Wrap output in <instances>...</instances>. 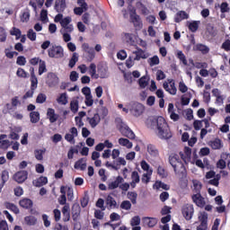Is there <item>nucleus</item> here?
<instances>
[{
    "label": "nucleus",
    "mask_w": 230,
    "mask_h": 230,
    "mask_svg": "<svg viewBox=\"0 0 230 230\" xmlns=\"http://www.w3.org/2000/svg\"><path fill=\"white\" fill-rule=\"evenodd\" d=\"M150 128L155 131L159 139H170L172 131L166 119L163 117H155L150 119Z\"/></svg>",
    "instance_id": "f257e3e1"
},
{
    "label": "nucleus",
    "mask_w": 230,
    "mask_h": 230,
    "mask_svg": "<svg viewBox=\"0 0 230 230\" xmlns=\"http://www.w3.org/2000/svg\"><path fill=\"white\" fill-rule=\"evenodd\" d=\"M169 163L172 166L175 173H184L186 169L184 168V164H182V162L179 158V155H171L169 157Z\"/></svg>",
    "instance_id": "f03ea898"
},
{
    "label": "nucleus",
    "mask_w": 230,
    "mask_h": 230,
    "mask_svg": "<svg viewBox=\"0 0 230 230\" xmlns=\"http://www.w3.org/2000/svg\"><path fill=\"white\" fill-rule=\"evenodd\" d=\"M117 127L119 130V132L122 134V136H125V137H128V139H135L136 134H134V131L127 126L121 119H117Z\"/></svg>",
    "instance_id": "7ed1b4c3"
},
{
    "label": "nucleus",
    "mask_w": 230,
    "mask_h": 230,
    "mask_svg": "<svg viewBox=\"0 0 230 230\" xmlns=\"http://www.w3.org/2000/svg\"><path fill=\"white\" fill-rule=\"evenodd\" d=\"M48 53L50 58H62L64 57V49L61 46H52L49 49Z\"/></svg>",
    "instance_id": "20e7f679"
},
{
    "label": "nucleus",
    "mask_w": 230,
    "mask_h": 230,
    "mask_svg": "<svg viewBox=\"0 0 230 230\" xmlns=\"http://www.w3.org/2000/svg\"><path fill=\"white\" fill-rule=\"evenodd\" d=\"M195 213V208L192 204H185L181 208V214L185 220H191L193 218V214Z\"/></svg>",
    "instance_id": "39448f33"
},
{
    "label": "nucleus",
    "mask_w": 230,
    "mask_h": 230,
    "mask_svg": "<svg viewBox=\"0 0 230 230\" xmlns=\"http://www.w3.org/2000/svg\"><path fill=\"white\" fill-rule=\"evenodd\" d=\"M163 87L169 94H172V96L177 94V87L175 86V81H173V79H167L164 82Z\"/></svg>",
    "instance_id": "423d86ee"
},
{
    "label": "nucleus",
    "mask_w": 230,
    "mask_h": 230,
    "mask_svg": "<svg viewBox=\"0 0 230 230\" xmlns=\"http://www.w3.org/2000/svg\"><path fill=\"white\" fill-rule=\"evenodd\" d=\"M13 181L18 184H22L28 179V172L26 171H19L13 176Z\"/></svg>",
    "instance_id": "0eeeda50"
},
{
    "label": "nucleus",
    "mask_w": 230,
    "mask_h": 230,
    "mask_svg": "<svg viewBox=\"0 0 230 230\" xmlns=\"http://www.w3.org/2000/svg\"><path fill=\"white\" fill-rule=\"evenodd\" d=\"M133 55H136V57L134 58V60H140L141 58L146 59L150 57V54H148V52L135 47V50L132 51Z\"/></svg>",
    "instance_id": "6e6552de"
},
{
    "label": "nucleus",
    "mask_w": 230,
    "mask_h": 230,
    "mask_svg": "<svg viewBox=\"0 0 230 230\" xmlns=\"http://www.w3.org/2000/svg\"><path fill=\"white\" fill-rule=\"evenodd\" d=\"M86 121L92 128H96L100 125V121H102V117H100V114L95 113L93 117H87Z\"/></svg>",
    "instance_id": "1a4fd4ad"
},
{
    "label": "nucleus",
    "mask_w": 230,
    "mask_h": 230,
    "mask_svg": "<svg viewBox=\"0 0 230 230\" xmlns=\"http://www.w3.org/2000/svg\"><path fill=\"white\" fill-rule=\"evenodd\" d=\"M82 49L87 53V60L89 62H92V60H94L95 52L94 49L93 47H90L89 44L84 43L82 45Z\"/></svg>",
    "instance_id": "9d476101"
},
{
    "label": "nucleus",
    "mask_w": 230,
    "mask_h": 230,
    "mask_svg": "<svg viewBox=\"0 0 230 230\" xmlns=\"http://www.w3.org/2000/svg\"><path fill=\"white\" fill-rule=\"evenodd\" d=\"M192 201L198 208H204L206 206V199L202 198V195H200V192H197L196 194L192 195Z\"/></svg>",
    "instance_id": "9b49d317"
},
{
    "label": "nucleus",
    "mask_w": 230,
    "mask_h": 230,
    "mask_svg": "<svg viewBox=\"0 0 230 230\" xmlns=\"http://www.w3.org/2000/svg\"><path fill=\"white\" fill-rule=\"evenodd\" d=\"M71 21H72V19L69 16L64 18L60 23L63 28V29H61V31H73L75 30V28L71 24Z\"/></svg>",
    "instance_id": "f8f14e48"
},
{
    "label": "nucleus",
    "mask_w": 230,
    "mask_h": 230,
    "mask_svg": "<svg viewBox=\"0 0 230 230\" xmlns=\"http://www.w3.org/2000/svg\"><path fill=\"white\" fill-rule=\"evenodd\" d=\"M182 161L188 164L191 159V148L185 146L183 151L180 152Z\"/></svg>",
    "instance_id": "ddd939ff"
},
{
    "label": "nucleus",
    "mask_w": 230,
    "mask_h": 230,
    "mask_svg": "<svg viewBox=\"0 0 230 230\" xmlns=\"http://www.w3.org/2000/svg\"><path fill=\"white\" fill-rule=\"evenodd\" d=\"M145 111L143 104L139 102H135L130 109V111L134 116H141L142 112Z\"/></svg>",
    "instance_id": "4468645a"
},
{
    "label": "nucleus",
    "mask_w": 230,
    "mask_h": 230,
    "mask_svg": "<svg viewBox=\"0 0 230 230\" xmlns=\"http://www.w3.org/2000/svg\"><path fill=\"white\" fill-rule=\"evenodd\" d=\"M47 84L50 87H57L58 85V76L53 73H49L47 75Z\"/></svg>",
    "instance_id": "2eb2a0df"
},
{
    "label": "nucleus",
    "mask_w": 230,
    "mask_h": 230,
    "mask_svg": "<svg viewBox=\"0 0 230 230\" xmlns=\"http://www.w3.org/2000/svg\"><path fill=\"white\" fill-rule=\"evenodd\" d=\"M130 20L137 30H141L143 28V22H141L139 15L133 13L130 15Z\"/></svg>",
    "instance_id": "dca6fc26"
},
{
    "label": "nucleus",
    "mask_w": 230,
    "mask_h": 230,
    "mask_svg": "<svg viewBox=\"0 0 230 230\" xmlns=\"http://www.w3.org/2000/svg\"><path fill=\"white\" fill-rule=\"evenodd\" d=\"M186 19H190V14H188L186 11H179L174 16V21L176 22H181V21H184Z\"/></svg>",
    "instance_id": "f3484780"
},
{
    "label": "nucleus",
    "mask_w": 230,
    "mask_h": 230,
    "mask_svg": "<svg viewBox=\"0 0 230 230\" xmlns=\"http://www.w3.org/2000/svg\"><path fill=\"white\" fill-rule=\"evenodd\" d=\"M121 182H123V178L121 176H118L115 181L108 183V190H116L119 187Z\"/></svg>",
    "instance_id": "a211bd4d"
},
{
    "label": "nucleus",
    "mask_w": 230,
    "mask_h": 230,
    "mask_svg": "<svg viewBox=\"0 0 230 230\" xmlns=\"http://www.w3.org/2000/svg\"><path fill=\"white\" fill-rule=\"evenodd\" d=\"M82 211V208H80V205L77 203H75L72 207V218L73 220H78V217H80V212Z\"/></svg>",
    "instance_id": "6ab92c4d"
},
{
    "label": "nucleus",
    "mask_w": 230,
    "mask_h": 230,
    "mask_svg": "<svg viewBox=\"0 0 230 230\" xmlns=\"http://www.w3.org/2000/svg\"><path fill=\"white\" fill-rule=\"evenodd\" d=\"M47 116L50 123H55L58 119V114L55 113V110H53V108H49L47 110Z\"/></svg>",
    "instance_id": "aec40b11"
},
{
    "label": "nucleus",
    "mask_w": 230,
    "mask_h": 230,
    "mask_svg": "<svg viewBox=\"0 0 230 230\" xmlns=\"http://www.w3.org/2000/svg\"><path fill=\"white\" fill-rule=\"evenodd\" d=\"M55 10L59 13L66 10V0H56Z\"/></svg>",
    "instance_id": "412c9836"
},
{
    "label": "nucleus",
    "mask_w": 230,
    "mask_h": 230,
    "mask_svg": "<svg viewBox=\"0 0 230 230\" xmlns=\"http://www.w3.org/2000/svg\"><path fill=\"white\" fill-rule=\"evenodd\" d=\"M33 186H36V188H40L41 186H44L48 184V178L41 176L32 181Z\"/></svg>",
    "instance_id": "4be33fe9"
},
{
    "label": "nucleus",
    "mask_w": 230,
    "mask_h": 230,
    "mask_svg": "<svg viewBox=\"0 0 230 230\" xmlns=\"http://www.w3.org/2000/svg\"><path fill=\"white\" fill-rule=\"evenodd\" d=\"M147 153L151 157H157L159 155V151L155 147V146L149 144L146 147Z\"/></svg>",
    "instance_id": "5701e85b"
},
{
    "label": "nucleus",
    "mask_w": 230,
    "mask_h": 230,
    "mask_svg": "<svg viewBox=\"0 0 230 230\" xmlns=\"http://www.w3.org/2000/svg\"><path fill=\"white\" fill-rule=\"evenodd\" d=\"M74 168L75 170H85V168H87L86 160L84 158L78 160L77 162H75Z\"/></svg>",
    "instance_id": "b1692460"
},
{
    "label": "nucleus",
    "mask_w": 230,
    "mask_h": 230,
    "mask_svg": "<svg viewBox=\"0 0 230 230\" xmlns=\"http://www.w3.org/2000/svg\"><path fill=\"white\" fill-rule=\"evenodd\" d=\"M209 145L211 148H213V150H220V148L224 146V145L222 144V140H220V138H216L210 141Z\"/></svg>",
    "instance_id": "393cba45"
},
{
    "label": "nucleus",
    "mask_w": 230,
    "mask_h": 230,
    "mask_svg": "<svg viewBox=\"0 0 230 230\" xmlns=\"http://www.w3.org/2000/svg\"><path fill=\"white\" fill-rule=\"evenodd\" d=\"M119 145H120V146H125L126 148H128V149L134 146V145L132 144V142H130V140L124 137L119 138Z\"/></svg>",
    "instance_id": "a878e982"
},
{
    "label": "nucleus",
    "mask_w": 230,
    "mask_h": 230,
    "mask_svg": "<svg viewBox=\"0 0 230 230\" xmlns=\"http://www.w3.org/2000/svg\"><path fill=\"white\" fill-rule=\"evenodd\" d=\"M66 188L64 186H62L60 188V193H62V195L58 199V202H59L60 206H66V202L67 200V198L66 197Z\"/></svg>",
    "instance_id": "bb28decb"
},
{
    "label": "nucleus",
    "mask_w": 230,
    "mask_h": 230,
    "mask_svg": "<svg viewBox=\"0 0 230 230\" xmlns=\"http://www.w3.org/2000/svg\"><path fill=\"white\" fill-rule=\"evenodd\" d=\"M198 218H199V221L200 222L199 226H208V213L199 212Z\"/></svg>",
    "instance_id": "cd10ccee"
},
{
    "label": "nucleus",
    "mask_w": 230,
    "mask_h": 230,
    "mask_svg": "<svg viewBox=\"0 0 230 230\" xmlns=\"http://www.w3.org/2000/svg\"><path fill=\"white\" fill-rule=\"evenodd\" d=\"M19 204L21 208H23L24 209H29V208H31V206H33V202L30 199H21Z\"/></svg>",
    "instance_id": "c85d7f7f"
},
{
    "label": "nucleus",
    "mask_w": 230,
    "mask_h": 230,
    "mask_svg": "<svg viewBox=\"0 0 230 230\" xmlns=\"http://www.w3.org/2000/svg\"><path fill=\"white\" fill-rule=\"evenodd\" d=\"M131 182H130V186L132 188H136V185L138 184L140 179H139V173L137 172H133L131 174Z\"/></svg>",
    "instance_id": "c756f323"
},
{
    "label": "nucleus",
    "mask_w": 230,
    "mask_h": 230,
    "mask_svg": "<svg viewBox=\"0 0 230 230\" xmlns=\"http://www.w3.org/2000/svg\"><path fill=\"white\" fill-rule=\"evenodd\" d=\"M194 51H201L204 55L207 53H209V48H208L206 45L202 44H197L193 47Z\"/></svg>",
    "instance_id": "7c9ffc66"
},
{
    "label": "nucleus",
    "mask_w": 230,
    "mask_h": 230,
    "mask_svg": "<svg viewBox=\"0 0 230 230\" xmlns=\"http://www.w3.org/2000/svg\"><path fill=\"white\" fill-rule=\"evenodd\" d=\"M89 75L92 76V78H94V80H98V74L96 73V64L91 63L89 66Z\"/></svg>",
    "instance_id": "2f4dec72"
},
{
    "label": "nucleus",
    "mask_w": 230,
    "mask_h": 230,
    "mask_svg": "<svg viewBox=\"0 0 230 230\" xmlns=\"http://www.w3.org/2000/svg\"><path fill=\"white\" fill-rule=\"evenodd\" d=\"M31 123H39L40 121V113L39 111H31L30 113Z\"/></svg>",
    "instance_id": "473e14b6"
},
{
    "label": "nucleus",
    "mask_w": 230,
    "mask_h": 230,
    "mask_svg": "<svg viewBox=\"0 0 230 230\" xmlns=\"http://www.w3.org/2000/svg\"><path fill=\"white\" fill-rule=\"evenodd\" d=\"M148 82H150V77L144 75L138 80V85L140 89H145L148 85Z\"/></svg>",
    "instance_id": "72a5a7b5"
},
{
    "label": "nucleus",
    "mask_w": 230,
    "mask_h": 230,
    "mask_svg": "<svg viewBox=\"0 0 230 230\" xmlns=\"http://www.w3.org/2000/svg\"><path fill=\"white\" fill-rule=\"evenodd\" d=\"M44 154H46V149H36L34 151V156L37 161H43Z\"/></svg>",
    "instance_id": "f704fd0d"
},
{
    "label": "nucleus",
    "mask_w": 230,
    "mask_h": 230,
    "mask_svg": "<svg viewBox=\"0 0 230 230\" xmlns=\"http://www.w3.org/2000/svg\"><path fill=\"white\" fill-rule=\"evenodd\" d=\"M192 190L195 193H200V190H202V183L198 180H192Z\"/></svg>",
    "instance_id": "c9c22d12"
},
{
    "label": "nucleus",
    "mask_w": 230,
    "mask_h": 230,
    "mask_svg": "<svg viewBox=\"0 0 230 230\" xmlns=\"http://www.w3.org/2000/svg\"><path fill=\"white\" fill-rule=\"evenodd\" d=\"M144 224H146V226H148V227H154L157 225V219L154 217H145Z\"/></svg>",
    "instance_id": "e433bc0d"
},
{
    "label": "nucleus",
    "mask_w": 230,
    "mask_h": 230,
    "mask_svg": "<svg viewBox=\"0 0 230 230\" xmlns=\"http://www.w3.org/2000/svg\"><path fill=\"white\" fill-rule=\"evenodd\" d=\"M67 100H68L67 93H64L59 95V97L57 99V102L60 105H67L68 103Z\"/></svg>",
    "instance_id": "4c0bfd02"
},
{
    "label": "nucleus",
    "mask_w": 230,
    "mask_h": 230,
    "mask_svg": "<svg viewBox=\"0 0 230 230\" xmlns=\"http://www.w3.org/2000/svg\"><path fill=\"white\" fill-rule=\"evenodd\" d=\"M199 24H200V22H199V21H194V22H187V26H188L189 30L190 31H193V32H195V31H197V30H199Z\"/></svg>",
    "instance_id": "58836bf2"
},
{
    "label": "nucleus",
    "mask_w": 230,
    "mask_h": 230,
    "mask_svg": "<svg viewBox=\"0 0 230 230\" xmlns=\"http://www.w3.org/2000/svg\"><path fill=\"white\" fill-rule=\"evenodd\" d=\"M106 204L111 208H118V202H116V199L111 195L107 196Z\"/></svg>",
    "instance_id": "ea45409f"
},
{
    "label": "nucleus",
    "mask_w": 230,
    "mask_h": 230,
    "mask_svg": "<svg viewBox=\"0 0 230 230\" xmlns=\"http://www.w3.org/2000/svg\"><path fill=\"white\" fill-rule=\"evenodd\" d=\"M70 111L74 113L78 112V98H75L71 101Z\"/></svg>",
    "instance_id": "a19ab883"
},
{
    "label": "nucleus",
    "mask_w": 230,
    "mask_h": 230,
    "mask_svg": "<svg viewBox=\"0 0 230 230\" xmlns=\"http://www.w3.org/2000/svg\"><path fill=\"white\" fill-rule=\"evenodd\" d=\"M24 222L26 226H35V224H37V219L33 216H27L24 217Z\"/></svg>",
    "instance_id": "79ce46f5"
},
{
    "label": "nucleus",
    "mask_w": 230,
    "mask_h": 230,
    "mask_svg": "<svg viewBox=\"0 0 230 230\" xmlns=\"http://www.w3.org/2000/svg\"><path fill=\"white\" fill-rule=\"evenodd\" d=\"M0 145L2 148H8L10 146V140L6 139V135L0 136Z\"/></svg>",
    "instance_id": "37998d69"
},
{
    "label": "nucleus",
    "mask_w": 230,
    "mask_h": 230,
    "mask_svg": "<svg viewBox=\"0 0 230 230\" xmlns=\"http://www.w3.org/2000/svg\"><path fill=\"white\" fill-rule=\"evenodd\" d=\"M176 57L181 62H182L183 66H188V60L186 59V56L184 55V53H182L181 50L177 51Z\"/></svg>",
    "instance_id": "c03bdc74"
},
{
    "label": "nucleus",
    "mask_w": 230,
    "mask_h": 230,
    "mask_svg": "<svg viewBox=\"0 0 230 230\" xmlns=\"http://www.w3.org/2000/svg\"><path fill=\"white\" fill-rule=\"evenodd\" d=\"M10 35L16 37V40H19V39H21V35H22L21 30L17 29L16 27H13L10 30Z\"/></svg>",
    "instance_id": "a18cd8bd"
},
{
    "label": "nucleus",
    "mask_w": 230,
    "mask_h": 230,
    "mask_svg": "<svg viewBox=\"0 0 230 230\" xmlns=\"http://www.w3.org/2000/svg\"><path fill=\"white\" fill-rule=\"evenodd\" d=\"M154 190H170V186H168L165 183H163L162 181H156L154 186H153Z\"/></svg>",
    "instance_id": "49530a36"
},
{
    "label": "nucleus",
    "mask_w": 230,
    "mask_h": 230,
    "mask_svg": "<svg viewBox=\"0 0 230 230\" xmlns=\"http://www.w3.org/2000/svg\"><path fill=\"white\" fill-rule=\"evenodd\" d=\"M152 173H154V171H148V172H145L142 176V182L148 184V182H150Z\"/></svg>",
    "instance_id": "de8ad7c7"
},
{
    "label": "nucleus",
    "mask_w": 230,
    "mask_h": 230,
    "mask_svg": "<svg viewBox=\"0 0 230 230\" xmlns=\"http://www.w3.org/2000/svg\"><path fill=\"white\" fill-rule=\"evenodd\" d=\"M120 208L125 211H130V209H132V203H130L128 200H124L121 202Z\"/></svg>",
    "instance_id": "09e8293b"
},
{
    "label": "nucleus",
    "mask_w": 230,
    "mask_h": 230,
    "mask_svg": "<svg viewBox=\"0 0 230 230\" xmlns=\"http://www.w3.org/2000/svg\"><path fill=\"white\" fill-rule=\"evenodd\" d=\"M76 62H78V53L75 52L69 60V67L73 68L74 66H76Z\"/></svg>",
    "instance_id": "8fccbe9b"
},
{
    "label": "nucleus",
    "mask_w": 230,
    "mask_h": 230,
    "mask_svg": "<svg viewBox=\"0 0 230 230\" xmlns=\"http://www.w3.org/2000/svg\"><path fill=\"white\" fill-rule=\"evenodd\" d=\"M98 78H107V69L103 66L98 68Z\"/></svg>",
    "instance_id": "3c124183"
},
{
    "label": "nucleus",
    "mask_w": 230,
    "mask_h": 230,
    "mask_svg": "<svg viewBox=\"0 0 230 230\" xmlns=\"http://www.w3.org/2000/svg\"><path fill=\"white\" fill-rule=\"evenodd\" d=\"M10 179V173L7 171H4L1 173V181L3 184V186H4V184L7 182V181Z\"/></svg>",
    "instance_id": "603ef678"
},
{
    "label": "nucleus",
    "mask_w": 230,
    "mask_h": 230,
    "mask_svg": "<svg viewBox=\"0 0 230 230\" xmlns=\"http://www.w3.org/2000/svg\"><path fill=\"white\" fill-rule=\"evenodd\" d=\"M27 38L30 39L32 42L37 40V32L33 29H30L27 32Z\"/></svg>",
    "instance_id": "864d4df0"
},
{
    "label": "nucleus",
    "mask_w": 230,
    "mask_h": 230,
    "mask_svg": "<svg viewBox=\"0 0 230 230\" xmlns=\"http://www.w3.org/2000/svg\"><path fill=\"white\" fill-rule=\"evenodd\" d=\"M140 166L142 168V170H144V172H146V173H148V172H154L151 168H150V164H148V163H146V161L143 160L140 163Z\"/></svg>",
    "instance_id": "5fc2aeb1"
},
{
    "label": "nucleus",
    "mask_w": 230,
    "mask_h": 230,
    "mask_svg": "<svg viewBox=\"0 0 230 230\" xmlns=\"http://www.w3.org/2000/svg\"><path fill=\"white\" fill-rule=\"evenodd\" d=\"M124 40L129 44V46H134V38L132 37V34L126 33L124 35Z\"/></svg>",
    "instance_id": "6e6d98bb"
},
{
    "label": "nucleus",
    "mask_w": 230,
    "mask_h": 230,
    "mask_svg": "<svg viewBox=\"0 0 230 230\" xmlns=\"http://www.w3.org/2000/svg\"><path fill=\"white\" fill-rule=\"evenodd\" d=\"M31 89H32V91H35L39 84V81L37 80V76H35L34 74H31Z\"/></svg>",
    "instance_id": "4d7b16f0"
},
{
    "label": "nucleus",
    "mask_w": 230,
    "mask_h": 230,
    "mask_svg": "<svg viewBox=\"0 0 230 230\" xmlns=\"http://www.w3.org/2000/svg\"><path fill=\"white\" fill-rule=\"evenodd\" d=\"M128 199L132 202V204H136L137 200V193L136 192H128Z\"/></svg>",
    "instance_id": "13d9d810"
},
{
    "label": "nucleus",
    "mask_w": 230,
    "mask_h": 230,
    "mask_svg": "<svg viewBox=\"0 0 230 230\" xmlns=\"http://www.w3.org/2000/svg\"><path fill=\"white\" fill-rule=\"evenodd\" d=\"M63 35V40L65 42H69L71 40V34L73 31H60Z\"/></svg>",
    "instance_id": "bf43d9fd"
},
{
    "label": "nucleus",
    "mask_w": 230,
    "mask_h": 230,
    "mask_svg": "<svg viewBox=\"0 0 230 230\" xmlns=\"http://www.w3.org/2000/svg\"><path fill=\"white\" fill-rule=\"evenodd\" d=\"M65 188H66V191L67 195V199L70 201L73 200V199H75V193L73 191V189H71V187H65Z\"/></svg>",
    "instance_id": "052dcab7"
},
{
    "label": "nucleus",
    "mask_w": 230,
    "mask_h": 230,
    "mask_svg": "<svg viewBox=\"0 0 230 230\" xmlns=\"http://www.w3.org/2000/svg\"><path fill=\"white\" fill-rule=\"evenodd\" d=\"M48 69L46 68V62L45 61H40L39 64V75H42L43 73H46Z\"/></svg>",
    "instance_id": "680f3d73"
},
{
    "label": "nucleus",
    "mask_w": 230,
    "mask_h": 230,
    "mask_svg": "<svg viewBox=\"0 0 230 230\" xmlns=\"http://www.w3.org/2000/svg\"><path fill=\"white\" fill-rule=\"evenodd\" d=\"M6 31L4 30V28L0 27V42H6Z\"/></svg>",
    "instance_id": "e2e57ef3"
},
{
    "label": "nucleus",
    "mask_w": 230,
    "mask_h": 230,
    "mask_svg": "<svg viewBox=\"0 0 230 230\" xmlns=\"http://www.w3.org/2000/svg\"><path fill=\"white\" fill-rule=\"evenodd\" d=\"M149 66H159V57L154 56L153 58H149Z\"/></svg>",
    "instance_id": "0e129e2a"
},
{
    "label": "nucleus",
    "mask_w": 230,
    "mask_h": 230,
    "mask_svg": "<svg viewBox=\"0 0 230 230\" xmlns=\"http://www.w3.org/2000/svg\"><path fill=\"white\" fill-rule=\"evenodd\" d=\"M130 224L132 227L139 226V224H141V218L138 216H135L134 217L131 218Z\"/></svg>",
    "instance_id": "69168bd1"
},
{
    "label": "nucleus",
    "mask_w": 230,
    "mask_h": 230,
    "mask_svg": "<svg viewBox=\"0 0 230 230\" xmlns=\"http://www.w3.org/2000/svg\"><path fill=\"white\" fill-rule=\"evenodd\" d=\"M6 208L7 209H10L11 211H13V213H15V215L19 214V208H17V206L12 203H7Z\"/></svg>",
    "instance_id": "338daca9"
},
{
    "label": "nucleus",
    "mask_w": 230,
    "mask_h": 230,
    "mask_svg": "<svg viewBox=\"0 0 230 230\" xmlns=\"http://www.w3.org/2000/svg\"><path fill=\"white\" fill-rule=\"evenodd\" d=\"M203 123H204L203 120H195L193 123V127L195 130H200V128L204 127Z\"/></svg>",
    "instance_id": "774afa93"
}]
</instances>
